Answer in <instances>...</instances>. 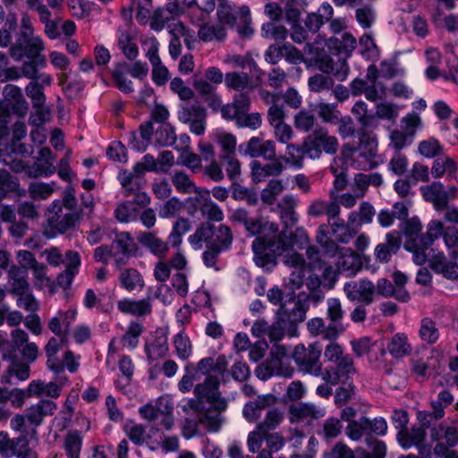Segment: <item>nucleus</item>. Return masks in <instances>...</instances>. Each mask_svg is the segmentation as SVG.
Returning a JSON list of instances; mask_svg holds the SVG:
<instances>
[{"label": "nucleus", "mask_w": 458, "mask_h": 458, "mask_svg": "<svg viewBox=\"0 0 458 458\" xmlns=\"http://www.w3.org/2000/svg\"><path fill=\"white\" fill-rule=\"evenodd\" d=\"M219 380L215 376L208 375L204 382L194 388L195 399L189 406L192 409L209 432H217L222 425L221 412L227 408V403L221 398L218 390Z\"/></svg>", "instance_id": "nucleus-1"}, {"label": "nucleus", "mask_w": 458, "mask_h": 458, "mask_svg": "<svg viewBox=\"0 0 458 458\" xmlns=\"http://www.w3.org/2000/svg\"><path fill=\"white\" fill-rule=\"evenodd\" d=\"M308 310L309 304L300 299L294 302L291 310L281 305L275 313L272 324H268L265 319H258L251 327V334L258 338L267 336L271 343H278L285 335L296 337L298 325L305 320Z\"/></svg>", "instance_id": "nucleus-2"}, {"label": "nucleus", "mask_w": 458, "mask_h": 458, "mask_svg": "<svg viewBox=\"0 0 458 458\" xmlns=\"http://www.w3.org/2000/svg\"><path fill=\"white\" fill-rule=\"evenodd\" d=\"M46 49L44 40L39 37L16 38L10 46L11 57L20 62L26 58L21 65L22 74L25 78L35 79L38 69H44L47 65V57L42 54Z\"/></svg>", "instance_id": "nucleus-3"}, {"label": "nucleus", "mask_w": 458, "mask_h": 458, "mask_svg": "<svg viewBox=\"0 0 458 458\" xmlns=\"http://www.w3.org/2000/svg\"><path fill=\"white\" fill-rule=\"evenodd\" d=\"M188 241L195 250H201L205 243L206 247L226 252L232 249L233 234L230 227L225 225L215 226L205 223L189 236Z\"/></svg>", "instance_id": "nucleus-4"}, {"label": "nucleus", "mask_w": 458, "mask_h": 458, "mask_svg": "<svg viewBox=\"0 0 458 458\" xmlns=\"http://www.w3.org/2000/svg\"><path fill=\"white\" fill-rule=\"evenodd\" d=\"M377 140L363 135L360 138L359 145L351 143L344 145L342 156L345 163L358 170L368 171L377 167L379 164L377 159Z\"/></svg>", "instance_id": "nucleus-5"}, {"label": "nucleus", "mask_w": 458, "mask_h": 458, "mask_svg": "<svg viewBox=\"0 0 458 458\" xmlns=\"http://www.w3.org/2000/svg\"><path fill=\"white\" fill-rule=\"evenodd\" d=\"M445 225L439 220H431L427 225V232L420 234L419 238L406 240L404 249L412 253V260L419 266L424 265L428 260V250L434 242L442 238L445 233Z\"/></svg>", "instance_id": "nucleus-6"}, {"label": "nucleus", "mask_w": 458, "mask_h": 458, "mask_svg": "<svg viewBox=\"0 0 458 458\" xmlns=\"http://www.w3.org/2000/svg\"><path fill=\"white\" fill-rule=\"evenodd\" d=\"M321 352L322 347L318 343L310 344L308 347L303 344H299L294 347L292 357L300 372L320 377Z\"/></svg>", "instance_id": "nucleus-7"}, {"label": "nucleus", "mask_w": 458, "mask_h": 458, "mask_svg": "<svg viewBox=\"0 0 458 458\" xmlns=\"http://www.w3.org/2000/svg\"><path fill=\"white\" fill-rule=\"evenodd\" d=\"M305 146L307 147V157L318 159L323 151L330 155L335 154L339 143L337 138L330 135L327 128L318 126L305 138Z\"/></svg>", "instance_id": "nucleus-8"}, {"label": "nucleus", "mask_w": 458, "mask_h": 458, "mask_svg": "<svg viewBox=\"0 0 458 458\" xmlns=\"http://www.w3.org/2000/svg\"><path fill=\"white\" fill-rule=\"evenodd\" d=\"M47 225L53 235L63 234L74 229L80 221L77 211L64 212L60 199H55L47 208Z\"/></svg>", "instance_id": "nucleus-9"}, {"label": "nucleus", "mask_w": 458, "mask_h": 458, "mask_svg": "<svg viewBox=\"0 0 458 458\" xmlns=\"http://www.w3.org/2000/svg\"><path fill=\"white\" fill-rule=\"evenodd\" d=\"M228 219L231 223L242 225L247 236L261 237V234L267 230H276V226L266 221L262 216H252L250 211L243 208L233 210L228 216Z\"/></svg>", "instance_id": "nucleus-10"}, {"label": "nucleus", "mask_w": 458, "mask_h": 458, "mask_svg": "<svg viewBox=\"0 0 458 458\" xmlns=\"http://www.w3.org/2000/svg\"><path fill=\"white\" fill-rule=\"evenodd\" d=\"M401 123V129H395L390 133L389 146L396 152H400L412 143L420 119L416 114H408L402 119Z\"/></svg>", "instance_id": "nucleus-11"}, {"label": "nucleus", "mask_w": 458, "mask_h": 458, "mask_svg": "<svg viewBox=\"0 0 458 458\" xmlns=\"http://www.w3.org/2000/svg\"><path fill=\"white\" fill-rule=\"evenodd\" d=\"M289 412L292 423L311 426L326 415V409L312 403H298L290 406Z\"/></svg>", "instance_id": "nucleus-12"}, {"label": "nucleus", "mask_w": 458, "mask_h": 458, "mask_svg": "<svg viewBox=\"0 0 458 458\" xmlns=\"http://www.w3.org/2000/svg\"><path fill=\"white\" fill-rule=\"evenodd\" d=\"M239 150L244 156L263 157L272 160L276 157V144L273 140H264L260 137H251L247 142L239 146Z\"/></svg>", "instance_id": "nucleus-13"}, {"label": "nucleus", "mask_w": 458, "mask_h": 458, "mask_svg": "<svg viewBox=\"0 0 458 458\" xmlns=\"http://www.w3.org/2000/svg\"><path fill=\"white\" fill-rule=\"evenodd\" d=\"M114 250V258L117 267L124 265L126 259L136 255L138 246L134 239L127 232L116 233L111 244Z\"/></svg>", "instance_id": "nucleus-14"}, {"label": "nucleus", "mask_w": 458, "mask_h": 458, "mask_svg": "<svg viewBox=\"0 0 458 458\" xmlns=\"http://www.w3.org/2000/svg\"><path fill=\"white\" fill-rule=\"evenodd\" d=\"M4 99L0 101V115H8L10 112L24 113L27 109L21 89L13 84H7L3 89Z\"/></svg>", "instance_id": "nucleus-15"}, {"label": "nucleus", "mask_w": 458, "mask_h": 458, "mask_svg": "<svg viewBox=\"0 0 458 458\" xmlns=\"http://www.w3.org/2000/svg\"><path fill=\"white\" fill-rule=\"evenodd\" d=\"M0 454L5 458H29L32 451L25 437L10 438L6 433L0 432Z\"/></svg>", "instance_id": "nucleus-16"}, {"label": "nucleus", "mask_w": 458, "mask_h": 458, "mask_svg": "<svg viewBox=\"0 0 458 458\" xmlns=\"http://www.w3.org/2000/svg\"><path fill=\"white\" fill-rule=\"evenodd\" d=\"M344 310L337 298L327 300V318L329 320L327 335L328 338H337L344 331L343 319Z\"/></svg>", "instance_id": "nucleus-17"}, {"label": "nucleus", "mask_w": 458, "mask_h": 458, "mask_svg": "<svg viewBox=\"0 0 458 458\" xmlns=\"http://www.w3.org/2000/svg\"><path fill=\"white\" fill-rule=\"evenodd\" d=\"M344 292L351 301H360L369 305L373 301L375 285L369 280L350 281L344 284Z\"/></svg>", "instance_id": "nucleus-18"}, {"label": "nucleus", "mask_w": 458, "mask_h": 458, "mask_svg": "<svg viewBox=\"0 0 458 458\" xmlns=\"http://www.w3.org/2000/svg\"><path fill=\"white\" fill-rule=\"evenodd\" d=\"M76 310L69 309L65 311L58 310L56 314L49 319L47 325L48 328L55 336L62 338L63 341H67L68 334L72 325L76 320Z\"/></svg>", "instance_id": "nucleus-19"}, {"label": "nucleus", "mask_w": 458, "mask_h": 458, "mask_svg": "<svg viewBox=\"0 0 458 458\" xmlns=\"http://www.w3.org/2000/svg\"><path fill=\"white\" fill-rule=\"evenodd\" d=\"M306 255L310 260L312 269H323L322 282L323 285L327 288H333L338 278L337 272L332 266H326L321 259V251L317 246L310 245L306 250Z\"/></svg>", "instance_id": "nucleus-20"}, {"label": "nucleus", "mask_w": 458, "mask_h": 458, "mask_svg": "<svg viewBox=\"0 0 458 458\" xmlns=\"http://www.w3.org/2000/svg\"><path fill=\"white\" fill-rule=\"evenodd\" d=\"M426 435V429L423 427L413 426L410 430L398 431L396 439L403 449L416 446L419 448L420 454L423 455L425 453L428 454L430 452L429 448L423 445Z\"/></svg>", "instance_id": "nucleus-21"}, {"label": "nucleus", "mask_w": 458, "mask_h": 458, "mask_svg": "<svg viewBox=\"0 0 458 458\" xmlns=\"http://www.w3.org/2000/svg\"><path fill=\"white\" fill-rule=\"evenodd\" d=\"M402 244V235L397 230H393L386 234L385 242L376 246L375 259L380 263H388L394 254L397 253Z\"/></svg>", "instance_id": "nucleus-22"}, {"label": "nucleus", "mask_w": 458, "mask_h": 458, "mask_svg": "<svg viewBox=\"0 0 458 458\" xmlns=\"http://www.w3.org/2000/svg\"><path fill=\"white\" fill-rule=\"evenodd\" d=\"M57 409L55 402L48 399H41L35 404L28 407L24 411L27 417V422L34 427H38L44 421V419L52 416Z\"/></svg>", "instance_id": "nucleus-23"}, {"label": "nucleus", "mask_w": 458, "mask_h": 458, "mask_svg": "<svg viewBox=\"0 0 458 458\" xmlns=\"http://www.w3.org/2000/svg\"><path fill=\"white\" fill-rule=\"evenodd\" d=\"M430 267L437 274L442 275L448 280L458 279V264L455 261L448 260L443 251L433 253L428 257Z\"/></svg>", "instance_id": "nucleus-24"}, {"label": "nucleus", "mask_w": 458, "mask_h": 458, "mask_svg": "<svg viewBox=\"0 0 458 458\" xmlns=\"http://www.w3.org/2000/svg\"><path fill=\"white\" fill-rule=\"evenodd\" d=\"M250 107L249 96L245 93H240L234 96L232 103L222 106L221 114L226 120H235L237 122L240 116L249 112Z\"/></svg>", "instance_id": "nucleus-25"}, {"label": "nucleus", "mask_w": 458, "mask_h": 458, "mask_svg": "<svg viewBox=\"0 0 458 458\" xmlns=\"http://www.w3.org/2000/svg\"><path fill=\"white\" fill-rule=\"evenodd\" d=\"M423 198L431 202L437 209L447 208L449 202L448 192H445L443 183L433 182L432 183L420 187Z\"/></svg>", "instance_id": "nucleus-26"}, {"label": "nucleus", "mask_w": 458, "mask_h": 458, "mask_svg": "<svg viewBox=\"0 0 458 458\" xmlns=\"http://www.w3.org/2000/svg\"><path fill=\"white\" fill-rule=\"evenodd\" d=\"M285 262L295 268V270L291 273L290 281L295 288L299 289L303 285L306 273L309 272V268L311 267V266L310 263H306L302 255L296 252L287 255Z\"/></svg>", "instance_id": "nucleus-27"}, {"label": "nucleus", "mask_w": 458, "mask_h": 458, "mask_svg": "<svg viewBox=\"0 0 458 458\" xmlns=\"http://www.w3.org/2000/svg\"><path fill=\"white\" fill-rule=\"evenodd\" d=\"M326 45L331 54L347 58L356 48L357 41L352 34L344 33L341 38H330Z\"/></svg>", "instance_id": "nucleus-28"}, {"label": "nucleus", "mask_w": 458, "mask_h": 458, "mask_svg": "<svg viewBox=\"0 0 458 458\" xmlns=\"http://www.w3.org/2000/svg\"><path fill=\"white\" fill-rule=\"evenodd\" d=\"M137 239L143 247L158 258H165L169 250L168 242L160 239L154 232H140Z\"/></svg>", "instance_id": "nucleus-29"}, {"label": "nucleus", "mask_w": 458, "mask_h": 458, "mask_svg": "<svg viewBox=\"0 0 458 458\" xmlns=\"http://www.w3.org/2000/svg\"><path fill=\"white\" fill-rule=\"evenodd\" d=\"M117 309L123 314L143 317L152 312V303L148 298L138 301L124 298L117 302Z\"/></svg>", "instance_id": "nucleus-30"}, {"label": "nucleus", "mask_w": 458, "mask_h": 458, "mask_svg": "<svg viewBox=\"0 0 458 458\" xmlns=\"http://www.w3.org/2000/svg\"><path fill=\"white\" fill-rule=\"evenodd\" d=\"M337 258L336 266L338 271L345 273L347 276L355 275L361 267L359 255L351 248L343 247Z\"/></svg>", "instance_id": "nucleus-31"}, {"label": "nucleus", "mask_w": 458, "mask_h": 458, "mask_svg": "<svg viewBox=\"0 0 458 458\" xmlns=\"http://www.w3.org/2000/svg\"><path fill=\"white\" fill-rule=\"evenodd\" d=\"M83 445L82 432L78 429H70L63 437L62 448L66 458H81Z\"/></svg>", "instance_id": "nucleus-32"}, {"label": "nucleus", "mask_w": 458, "mask_h": 458, "mask_svg": "<svg viewBox=\"0 0 458 458\" xmlns=\"http://www.w3.org/2000/svg\"><path fill=\"white\" fill-rule=\"evenodd\" d=\"M66 342L67 341H63L62 338L58 339L53 336L45 346V352L47 357V368L55 374H60L64 371V363L57 358L56 354Z\"/></svg>", "instance_id": "nucleus-33"}, {"label": "nucleus", "mask_w": 458, "mask_h": 458, "mask_svg": "<svg viewBox=\"0 0 458 458\" xmlns=\"http://www.w3.org/2000/svg\"><path fill=\"white\" fill-rule=\"evenodd\" d=\"M273 399L271 394H266L259 395L255 400L248 402L242 410L244 418L250 422L257 421L260 418L261 412L269 406Z\"/></svg>", "instance_id": "nucleus-34"}, {"label": "nucleus", "mask_w": 458, "mask_h": 458, "mask_svg": "<svg viewBox=\"0 0 458 458\" xmlns=\"http://www.w3.org/2000/svg\"><path fill=\"white\" fill-rule=\"evenodd\" d=\"M327 225L318 226L316 235V242L321 247L322 254L327 258L337 257L342 251L341 247L328 235Z\"/></svg>", "instance_id": "nucleus-35"}, {"label": "nucleus", "mask_w": 458, "mask_h": 458, "mask_svg": "<svg viewBox=\"0 0 458 458\" xmlns=\"http://www.w3.org/2000/svg\"><path fill=\"white\" fill-rule=\"evenodd\" d=\"M334 13L333 7L328 3H323L317 13H310L305 21L306 28L311 32H317L320 27L330 21Z\"/></svg>", "instance_id": "nucleus-36"}, {"label": "nucleus", "mask_w": 458, "mask_h": 458, "mask_svg": "<svg viewBox=\"0 0 458 458\" xmlns=\"http://www.w3.org/2000/svg\"><path fill=\"white\" fill-rule=\"evenodd\" d=\"M251 248L254 253L255 263L259 267H268L275 266V257L267 252L268 243L265 238L256 237L252 242Z\"/></svg>", "instance_id": "nucleus-37"}, {"label": "nucleus", "mask_w": 458, "mask_h": 458, "mask_svg": "<svg viewBox=\"0 0 458 458\" xmlns=\"http://www.w3.org/2000/svg\"><path fill=\"white\" fill-rule=\"evenodd\" d=\"M340 205L336 201L323 199L314 200L308 208V214L311 216H327V221L340 215Z\"/></svg>", "instance_id": "nucleus-38"}, {"label": "nucleus", "mask_w": 458, "mask_h": 458, "mask_svg": "<svg viewBox=\"0 0 458 458\" xmlns=\"http://www.w3.org/2000/svg\"><path fill=\"white\" fill-rule=\"evenodd\" d=\"M331 228V233L335 236L337 242L341 243H349L355 236V231L349 227L348 224L336 215L335 217L328 220L326 224Z\"/></svg>", "instance_id": "nucleus-39"}, {"label": "nucleus", "mask_w": 458, "mask_h": 458, "mask_svg": "<svg viewBox=\"0 0 458 458\" xmlns=\"http://www.w3.org/2000/svg\"><path fill=\"white\" fill-rule=\"evenodd\" d=\"M386 350L393 358L400 359L411 354V345L404 333H397L387 343Z\"/></svg>", "instance_id": "nucleus-40"}, {"label": "nucleus", "mask_w": 458, "mask_h": 458, "mask_svg": "<svg viewBox=\"0 0 458 458\" xmlns=\"http://www.w3.org/2000/svg\"><path fill=\"white\" fill-rule=\"evenodd\" d=\"M128 65L125 63L117 64L112 71L114 86L123 93L130 94L134 91L133 83L127 78Z\"/></svg>", "instance_id": "nucleus-41"}, {"label": "nucleus", "mask_w": 458, "mask_h": 458, "mask_svg": "<svg viewBox=\"0 0 458 458\" xmlns=\"http://www.w3.org/2000/svg\"><path fill=\"white\" fill-rule=\"evenodd\" d=\"M144 331L142 324L137 321H131L127 327L126 332L119 339L123 348L129 350L135 349L140 343V336Z\"/></svg>", "instance_id": "nucleus-42"}, {"label": "nucleus", "mask_w": 458, "mask_h": 458, "mask_svg": "<svg viewBox=\"0 0 458 458\" xmlns=\"http://www.w3.org/2000/svg\"><path fill=\"white\" fill-rule=\"evenodd\" d=\"M263 98L266 102H271L272 106L267 111V120L269 123L274 127L276 125L284 123V111L283 106H279L277 102L280 99L279 95L266 92L263 94Z\"/></svg>", "instance_id": "nucleus-43"}, {"label": "nucleus", "mask_w": 458, "mask_h": 458, "mask_svg": "<svg viewBox=\"0 0 458 458\" xmlns=\"http://www.w3.org/2000/svg\"><path fill=\"white\" fill-rule=\"evenodd\" d=\"M315 111L323 123L333 125H336L339 123L340 116L342 115L336 103L319 101L315 106Z\"/></svg>", "instance_id": "nucleus-44"}, {"label": "nucleus", "mask_w": 458, "mask_h": 458, "mask_svg": "<svg viewBox=\"0 0 458 458\" xmlns=\"http://www.w3.org/2000/svg\"><path fill=\"white\" fill-rule=\"evenodd\" d=\"M119 281L121 286L128 292H132L138 287L141 289L144 286L143 277L135 268L123 269L119 276Z\"/></svg>", "instance_id": "nucleus-45"}, {"label": "nucleus", "mask_w": 458, "mask_h": 458, "mask_svg": "<svg viewBox=\"0 0 458 458\" xmlns=\"http://www.w3.org/2000/svg\"><path fill=\"white\" fill-rule=\"evenodd\" d=\"M343 431V423L340 419L329 417L326 419L322 424L321 428L318 431V435L321 437L326 442L338 437Z\"/></svg>", "instance_id": "nucleus-46"}, {"label": "nucleus", "mask_w": 458, "mask_h": 458, "mask_svg": "<svg viewBox=\"0 0 458 458\" xmlns=\"http://www.w3.org/2000/svg\"><path fill=\"white\" fill-rule=\"evenodd\" d=\"M271 163L261 165L259 162H254L252 165V173L259 180L262 177L276 176L279 175L283 170L284 165L280 158H274Z\"/></svg>", "instance_id": "nucleus-47"}, {"label": "nucleus", "mask_w": 458, "mask_h": 458, "mask_svg": "<svg viewBox=\"0 0 458 458\" xmlns=\"http://www.w3.org/2000/svg\"><path fill=\"white\" fill-rule=\"evenodd\" d=\"M55 185V182H32L28 186V194L34 200H45L54 193Z\"/></svg>", "instance_id": "nucleus-48"}, {"label": "nucleus", "mask_w": 458, "mask_h": 458, "mask_svg": "<svg viewBox=\"0 0 458 458\" xmlns=\"http://www.w3.org/2000/svg\"><path fill=\"white\" fill-rule=\"evenodd\" d=\"M199 39L205 42H210L214 39L222 41L226 37V30L222 24H203L198 31Z\"/></svg>", "instance_id": "nucleus-49"}, {"label": "nucleus", "mask_w": 458, "mask_h": 458, "mask_svg": "<svg viewBox=\"0 0 458 458\" xmlns=\"http://www.w3.org/2000/svg\"><path fill=\"white\" fill-rule=\"evenodd\" d=\"M419 335L421 341L428 344H434L439 338V330L436 322L430 318H424L420 320Z\"/></svg>", "instance_id": "nucleus-50"}, {"label": "nucleus", "mask_w": 458, "mask_h": 458, "mask_svg": "<svg viewBox=\"0 0 458 458\" xmlns=\"http://www.w3.org/2000/svg\"><path fill=\"white\" fill-rule=\"evenodd\" d=\"M307 156V147L305 140L301 146L296 144H287L284 161L291 164L296 169L303 166V158Z\"/></svg>", "instance_id": "nucleus-51"}, {"label": "nucleus", "mask_w": 458, "mask_h": 458, "mask_svg": "<svg viewBox=\"0 0 458 458\" xmlns=\"http://www.w3.org/2000/svg\"><path fill=\"white\" fill-rule=\"evenodd\" d=\"M225 83L228 89L237 91L251 88L250 77L246 72H227L225 75Z\"/></svg>", "instance_id": "nucleus-52"}, {"label": "nucleus", "mask_w": 458, "mask_h": 458, "mask_svg": "<svg viewBox=\"0 0 458 458\" xmlns=\"http://www.w3.org/2000/svg\"><path fill=\"white\" fill-rule=\"evenodd\" d=\"M216 142L221 152L219 158L235 155L237 140L233 134L229 132L217 133L216 136Z\"/></svg>", "instance_id": "nucleus-53"}, {"label": "nucleus", "mask_w": 458, "mask_h": 458, "mask_svg": "<svg viewBox=\"0 0 458 458\" xmlns=\"http://www.w3.org/2000/svg\"><path fill=\"white\" fill-rule=\"evenodd\" d=\"M367 425H369V418L362 416L358 420L350 421V423H348L345 428V434L353 441H359L364 436L370 437Z\"/></svg>", "instance_id": "nucleus-54"}, {"label": "nucleus", "mask_w": 458, "mask_h": 458, "mask_svg": "<svg viewBox=\"0 0 458 458\" xmlns=\"http://www.w3.org/2000/svg\"><path fill=\"white\" fill-rule=\"evenodd\" d=\"M206 110L199 103L185 105L179 112V119L184 123H190L199 119H206Z\"/></svg>", "instance_id": "nucleus-55"}, {"label": "nucleus", "mask_w": 458, "mask_h": 458, "mask_svg": "<svg viewBox=\"0 0 458 458\" xmlns=\"http://www.w3.org/2000/svg\"><path fill=\"white\" fill-rule=\"evenodd\" d=\"M30 366L25 363H15L9 367L6 372L1 377L3 384H12V377H16L18 380L24 381L30 377Z\"/></svg>", "instance_id": "nucleus-56"}, {"label": "nucleus", "mask_w": 458, "mask_h": 458, "mask_svg": "<svg viewBox=\"0 0 458 458\" xmlns=\"http://www.w3.org/2000/svg\"><path fill=\"white\" fill-rule=\"evenodd\" d=\"M172 182L180 193L189 194L198 192V188L184 172H175L172 176Z\"/></svg>", "instance_id": "nucleus-57"}, {"label": "nucleus", "mask_w": 458, "mask_h": 458, "mask_svg": "<svg viewBox=\"0 0 458 458\" xmlns=\"http://www.w3.org/2000/svg\"><path fill=\"white\" fill-rule=\"evenodd\" d=\"M155 140L161 146H173L176 144L174 128L169 123H163L158 126L155 133Z\"/></svg>", "instance_id": "nucleus-58"}, {"label": "nucleus", "mask_w": 458, "mask_h": 458, "mask_svg": "<svg viewBox=\"0 0 458 458\" xmlns=\"http://www.w3.org/2000/svg\"><path fill=\"white\" fill-rule=\"evenodd\" d=\"M174 345L175 348L176 355L182 360H188L192 354V344L185 334L182 332L178 333L174 339Z\"/></svg>", "instance_id": "nucleus-59"}, {"label": "nucleus", "mask_w": 458, "mask_h": 458, "mask_svg": "<svg viewBox=\"0 0 458 458\" xmlns=\"http://www.w3.org/2000/svg\"><path fill=\"white\" fill-rule=\"evenodd\" d=\"M28 98L31 99L32 106L40 109L46 103V96L42 84L38 81H31L25 88Z\"/></svg>", "instance_id": "nucleus-60"}, {"label": "nucleus", "mask_w": 458, "mask_h": 458, "mask_svg": "<svg viewBox=\"0 0 458 458\" xmlns=\"http://www.w3.org/2000/svg\"><path fill=\"white\" fill-rule=\"evenodd\" d=\"M444 244L452 259L458 258V228L454 225H447L444 235Z\"/></svg>", "instance_id": "nucleus-61"}, {"label": "nucleus", "mask_w": 458, "mask_h": 458, "mask_svg": "<svg viewBox=\"0 0 458 458\" xmlns=\"http://www.w3.org/2000/svg\"><path fill=\"white\" fill-rule=\"evenodd\" d=\"M168 350L169 348L166 340L164 339H157L153 343L145 346L147 357L150 361L165 357Z\"/></svg>", "instance_id": "nucleus-62"}, {"label": "nucleus", "mask_w": 458, "mask_h": 458, "mask_svg": "<svg viewBox=\"0 0 458 458\" xmlns=\"http://www.w3.org/2000/svg\"><path fill=\"white\" fill-rule=\"evenodd\" d=\"M216 15L219 22L229 26H233L236 22V11L234 7L227 1H222L218 4Z\"/></svg>", "instance_id": "nucleus-63"}, {"label": "nucleus", "mask_w": 458, "mask_h": 458, "mask_svg": "<svg viewBox=\"0 0 458 458\" xmlns=\"http://www.w3.org/2000/svg\"><path fill=\"white\" fill-rule=\"evenodd\" d=\"M55 166L50 160L37 158L29 169V174L32 177H48L55 174Z\"/></svg>", "instance_id": "nucleus-64"}]
</instances>
